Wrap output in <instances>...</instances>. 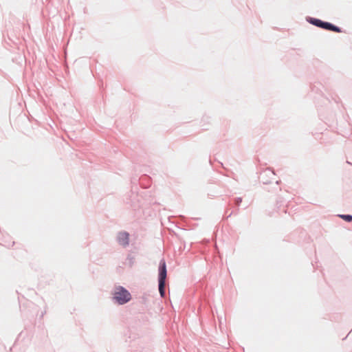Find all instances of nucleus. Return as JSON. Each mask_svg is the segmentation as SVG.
Here are the masks:
<instances>
[{
	"instance_id": "1",
	"label": "nucleus",
	"mask_w": 352,
	"mask_h": 352,
	"mask_svg": "<svg viewBox=\"0 0 352 352\" xmlns=\"http://www.w3.org/2000/svg\"><path fill=\"white\" fill-rule=\"evenodd\" d=\"M113 298L120 305H124L131 299V294L124 287H118L113 294Z\"/></svg>"
},
{
	"instance_id": "2",
	"label": "nucleus",
	"mask_w": 352,
	"mask_h": 352,
	"mask_svg": "<svg viewBox=\"0 0 352 352\" xmlns=\"http://www.w3.org/2000/svg\"><path fill=\"white\" fill-rule=\"evenodd\" d=\"M307 21L313 25L324 30H327L329 23V22L323 21L319 19L312 18L310 16L307 18Z\"/></svg>"
},
{
	"instance_id": "3",
	"label": "nucleus",
	"mask_w": 352,
	"mask_h": 352,
	"mask_svg": "<svg viewBox=\"0 0 352 352\" xmlns=\"http://www.w3.org/2000/svg\"><path fill=\"white\" fill-rule=\"evenodd\" d=\"M159 270V283H165L166 278V267L164 261L160 262Z\"/></svg>"
},
{
	"instance_id": "4",
	"label": "nucleus",
	"mask_w": 352,
	"mask_h": 352,
	"mask_svg": "<svg viewBox=\"0 0 352 352\" xmlns=\"http://www.w3.org/2000/svg\"><path fill=\"white\" fill-rule=\"evenodd\" d=\"M118 242L122 245H126L129 243V234L127 232H120L118 234Z\"/></svg>"
},
{
	"instance_id": "5",
	"label": "nucleus",
	"mask_w": 352,
	"mask_h": 352,
	"mask_svg": "<svg viewBox=\"0 0 352 352\" xmlns=\"http://www.w3.org/2000/svg\"><path fill=\"white\" fill-rule=\"evenodd\" d=\"M327 30L333 31L340 33L342 32L341 28L329 22Z\"/></svg>"
},
{
	"instance_id": "6",
	"label": "nucleus",
	"mask_w": 352,
	"mask_h": 352,
	"mask_svg": "<svg viewBox=\"0 0 352 352\" xmlns=\"http://www.w3.org/2000/svg\"><path fill=\"white\" fill-rule=\"evenodd\" d=\"M165 283H159V292L162 297L164 296L165 291Z\"/></svg>"
},
{
	"instance_id": "7",
	"label": "nucleus",
	"mask_w": 352,
	"mask_h": 352,
	"mask_svg": "<svg viewBox=\"0 0 352 352\" xmlns=\"http://www.w3.org/2000/svg\"><path fill=\"white\" fill-rule=\"evenodd\" d=\"M339 217H341L342 219H344V221H346L347 222L352 221V215H350V214H341V215H339Z\"/></svg>"
}]
</instances>
